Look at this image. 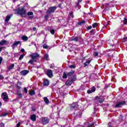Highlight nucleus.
Wrapping results in <instances>:
<instances>
[{"instance_id": "f257e3e1", "label": "nucleus", "mask_w": 127, "mask_h": 127, "mask_svg": "<svg viewBox=\"0 0 127 127\" xmlns=\"http://www.w3.org/2000/svg\"><path fill=\"white\" fill-rule=\"evenodd\" d=\"M57 9V7L56 6H51L48 8V9L46 11V14L44 17L45 21H47V20H48L49 17L51 16V13H54Z\"/></svg>"}, {"instance_id": "f03ea898", "label": "nucleus", "mask_w": 127, "mask_h": 127, "mask_svg": "<svg viewBox=\"0 0 127 127\" xmlns=\"http://www.w3.org/2000/svg\"><path fill=\"white\" fill-rule=\"evenodd\" d=\"M30 57L31 58L32 60H30L28 63L29 64H31L32 65H33V63L37 61V59H38V58L40 57V56L38 53H35L32 55H30Z\"/></svg>"}, {"instance_id": "7ed1b4c3", "label": "nucleus", "mask_w": 127, "mask_h": 127, "mask_svg": "<svg viewBox=\"0 0 127 127\" xmlns=\"http://www.w3.org/2000/svg\"><path fill=\"white\" fill-rule=\"evenodd\" d=\"M17 13L21 16V17H26L27 15L26 14V9L23 7H19L17 9Z\"/></svg>"}, {"instance_id": "20e7f679", "label": "nucleus", "mask_w": 127, "mask_h": 127, "mask_svg": "<svg viewBox=\"0 0 127 127\" xmlns=\"http://www.w3.org/2000/svg\"><path fill=\"white\" fill-rule=\"evenodd\" d=\"M1 98L4 102H7V99H8V95H7V93H6V92L2 93Z\"/></svg>"}, {"instance_id": "39448f33", "label": "nucleus", "mask_w": 127, "mask_h": 127, "mask_svg": "<svg viewBox=\"0 0 127 127\" xmlns=\"http://www.w3.org/2000/svg\"><path fill=\"white\" fill-rule=\"evenodd\" d=\"M126 101H121L118 102L115 106V108H121L122 106H124V105H126Z\"/></svg>"}, {"instance_id": "423d86ee", "label": "nucleus", "mask_w": 127, "mask_h": 127, "mask_svg": "<svg viewBox=\"0 0 127 127\" xmlns=\"http://www.w3.org/2000/svg\"><path fill=\"white\" fill-rule=\"evenodd\" d=\"M71 110H77L78 109V103L77 102H75L70 105Z\"/></svg>"}, {"instance_id": "0eeeda50", "label": "nucleus", "mask_w": 127, "mask_h": 127, "mask_svg": "<svg viewBox=\"0 0 127 127\" xmlns=\"http://www.w3.org/2000/svg\"><path fill=\"white\" fill-rule=\"evenodd\" d=\"M47 75L49 78H52V77H53V71L51 69L47 70Z\"/></svg>"}, {"instance_id": "6e6552de", "label": "nucleus", "mask_w": 127, "mask_h": 127, "mask_svg": "<svg viewBox=\"0 0 127 127\" xmlns=\"http://www.w3.org/2000/svg\"><path fill=\"white\" fill-rule=\"evenodd\" d=\"M27 15L29 16L30 19H33V18L34 17L33 16V12L32 11H28L27 13Z\"/></svg>"}, {"instance_id": "1a4fd4ad", "label": "nucleus", "mask_w": 127, "mask_h": 127, "mask_svg": "<svg viewBox=\"0 0 127 127\" xmlns=\"http://www.w3.org/2000/svg\"><path fill=\"white\" fill-rule=\"evenodd\" d=\"M28 73H29V70H23L20 71V74L22 76H26Z\"/></svg>"}, {"instance_id": "9d476101", "label": "nucleus", "mask_w": 127, "mask_h": 127, "mask_svg": "<svg viewBox=\"0 0 127 127\" xmlns=\"http://www.w3.org/2000/svg\"><path fill=\"white\" fill-rule=\"evenodd\" d=\"M95 100H98L100 104H103V102H104V98H102L101 96H96L95 97Z\"/></svg>"}, {"instance_id": "9b49d317", "label": "nucleus", "mask_w": 127, "mask_h": 127, "mask_svg": "<svg viewBox=\"0 0 127 127\" xmlns=\"http://www.w3.org/2000/svg\"><path fill=\"white\" fill-rule=\"evenodd\" d=\"M43 125H46L49 123V119L48 118L45 117L42 120Z\"/></svg>"}, {"instance_id": "f8f14e48", "label": "nucleus", "mask_w": 127, "mask_h": 127, "mask_svg": "<svg viewBox=\"0 0 127 127\" xmlns=\"http://www.w3.org/2000/svg\"><path fill=\"white\" fill-rule=\"evenodd\" d=\"M18 44H20V45H21V42L18 41H16L14 42L13 44L12 45V47L13 48H14V47L17 46Z\"/></svg>"}, {"instance_id": "ddd939ff", "label": "nucleus", "mask_w": 127, "mask_h": 127, "mask_svg": "<svg viewBox=\"0 0 127 127\" xmlns=\"http://www.w3.org/2000/svg\"><path fill=\"white\" fill-rule=\"evenodd\" d=\"M70 41H75V42H78L79 41V38L77 37H72L70 39Z\"/></svg>"}, {"instance_id": "4468645a", "label": "nucleus", "mask_w": 127, "mask_h": 127, "mask_svg": "<svg viewBox=\"0 0 127 127\" xmlns=\"http://www.w3.org/2000/svg\"><path fill=\"white\" fill-rule=\"evenodd\" d=\"M96 91V88H95V86L92 87L91 88V90H87L88 94H92V93H94Z\"/></svg>"}, {"instance_id": "2eb2a0df", "label": "nucleus", "mask_w": 127, "mask_h": 127, "mask_svg": "<svg viewBox=\"0 0 127 127\" xmlns=\"http://www.w3.org/2000/svg\"><path fill=\"white\" fill-rule=\"evenodd\" d=\"M13 68H14V64H12L7 68V71H10V70L13 69Z\"/></svg>"}, {"instance_id": "dca6fc26", "label": "nucleus", "mask_w": 127, "mask_h": 127, "mask_svg": "<svg viewBox=\"0 0 127 127\" xmlns=\"http://www.w3.org/2000/svg\"><path fill=\"white\" fill-rule=\"evenodd\" d=\"M30 120L32 121L33 122H35L36 121V115L35 114H33L30 117Z\"/></svg>"}, {"instance_id": "f3484780", "label": "nucleus", "mask_w": 127, "mask_h": 127, "mask_svg": "<svg viewBox=\"0 0 127 127\" xmlns=\"http://www.w3.org/2000/svg\"><path fill=\"white\" fill-rule=\"evenodd\" d=\"M11 17V15H7L6 16V18L5 19V22L6 23H8V22L9 21V19H10Z\"/></svg>"}, {"instance_id": "a211bd4d", "label": "nucleus", "mask_w": 127, "mask_h": 127, "mask_svg": "<svg viewBox=\"0 0 127 127\" xmlns=\"http://www.w3.org/2000/svg\"><path fill=\"white\" fill-rule=\"evenodd\" d=\"M72 83H73V80H68L65 83L66 86H71L72 85Z\"/></svg>"}, {"instance_id": "6ab92c4d", "label": "nucleus", "mask_w": 127, "mask_h": 127, "mask_svg": "<svg viewBox=\"0 0 127 127\" xmlns=\"http://www.w3.org/2000/svg\"><path fill=\"white\" fill-rule=\"evenodd\" d=\"M21 39L23 41H27L28 40V37L25 35H23L21 37Z\"/></svg>"}, {"instance_id": "aec40b11", "label": "nucleus", "mask_w": 127, "mask_h": 127, "mask_svg": "<svg viewBox=\"0 0 127 127\" xmlns=\"http://www.w3.org/2000/svg\"><path fill=\"white\" fill-rule=\"evenodd\" d=\"M49 85V80L48 79H46L44 81V86H48Z\"/></svg>"}, {"instance_id": "412c9836", "label": "nucleus", "mask_w": 127, "mask_h": 127, "mask_svg": "<svg viewBox=\"0 0 127 127\" xmlns=\"http://www.w3.org/2000/svg\"><path fill=\"white\" fill-rule=\"evenodd\" d=\"M91 63V60H88L86 62V63H84L83 64L84 65V67H87Z\"/></svg>"}, {"instance_id": "4be33fe9", "label": "nucleus", "mask_w": 127, "mask_h": 127, "mask_svg": "<svg viewBox=\"0 0 127 127\" xmlns=\"http://www.w3.org/2000/svg\"><path fill=\"white\" fill-rule=\"evenodd\" d=\"M85 23H86V21L83 20L81 21L78 22L77 24L78 25H82V24H85Z\"/></svg>"}, {"instance_id": "5701e85b", "label": "nucleus", "mask_w": 127, "mask_h": 127, "mask_svg": "<svg viewBox=\"0 0 127 127\" xmlns=\"http://www.w3.org/2000/svg\"><path fill=\"white\" fill-rule=\"evenodd\" d=\"M5 44H6V41L2 40L0 42V45H5Z\"/></svg>"}, {"instance_id": "b1692460", "label": "nucleus", "mask_w": 127, "mask_h": 127, "mask_svg": "<svg viewBox=\"0 0 127 127\" xmlns=\"http://www.w3.org/2000/svg\"><path fill=\"white\" fill-rule=\"evenodd\" d=\"M74 73H75V71L71 70L69 72L67 73V76H69L70 77H71V76L73 75Z\"/></svg>"}, {"instance_id": "393cba45", "label": "nucleus", "mask_w": 127, "mask_h": 127, "mask_svg": "<svg viewBox=\"0 0 127 127\" xmlns=\"http://www.w3.org/2000/svg\"><path fill=\"white\" fill-rule=\"evenodd\" d=\"M76 80H77V75H74L72 76L71 80L72 81V82H74V81H76Z\"/></svg>"}, {"instance_id": "a878e982", "label": "nucleus", "mask_w": 127, "mask_h": 127, "mask_svg": "<svg viewBox=\"0 0 127 127\" xmlns=\"http://www.w3.org/2000/svg\"><path fill=\"white\" fill-rule=\"evenodd\" d=\"M44 101L47 104V105H48V104H49V100H48V98H47V97H45L44 99Z\"/></svg>"}, {"instance_id": "bb28decb", "label": "nucleus", "mask_w": 127, "mask_h": 127, "mask_svg": "<svg viewBox=\"0 0 127 127\" xmlns=\"http://www.w3.org/2000/svg\"><path fill=\"white\" fill-rule=\"evenodd\" d=\"M44 59H45L46 60H49V55L48 54H46L44 57Z\"/></svg>"}, {"instance_id": "cd10ccee", "label": "nucleus", "mask_w": 127, "mask_h": 127, "mask_svg": "<svg viewBox=\"0 0 127 127\" xmlns=\"http://www.w3.org/2000/svg\"><path fill=\"white\" fill-rule=\"evenodd\" d=\"M70 69H75L76 68V65L75 64H71L68 66Z\"/></svg>"}, {"instance_id": "c85d7f7f", "label": "nucleus", "mask_w": 127, "mask_h": 127, "mask_svg": "<svg viewBox=\"0 0 127 127\" xmlns=\"http://www.w3.org/2000/svg\"><path fill=\"white\" fill-rule=\"evenodd\" d=\"M67 76H68L67 73L64 72L63 76V79H67Z\"/></svg>"}, {"instance_id": "c756f323", "label": "nucleus", "mask_w": 127, "mask_h": 127, "mask_svg": "<svg viewBox=\"0 0 127 127\" xmlns=\"http://www.w3.org/2000/svg\"><path fill=\"white\" fill-rule=\"evenodd\" d=\"M17 95H18V97H19V98H22V94H21L20 92L17 91Z\"/></svg>"}, {"instance_id": "7c9ffc66", "label": "nucleus", "mask_w": 127, "mask_h": 127, "mask_svg": "<svg viewBox=\"0 0 127 127\" xmlns=\"http://www.w3.org/2000/svg\"><path fill=\"white\" fill-rule=\"evenodd\" d=\"M29 94L30 96H33V95H35V91H34V90H31Z\"/></svg>"}, {"instance_id": "2f4dec72", "label": "nucleus", "mask_w": 127, "mask_h": 127, "mask_svg": "<svg viewBox=\"0 0 127 127\" xmlns=\"http://www.w3.org/2000/svg\"><path fill=\"white\" fill-rule=\"evenodd\" d=\"M23 57H24V54H23L22 55H21L20 56V57L19 58V60H22V59H23Z\"/></svg>"}, {"instance_id": "473e14b6", "label": "nucleus", "mask_w": 127, "mask_h": 127, "mask_svg": "<svg viewBox=\"0 0 127 127\" xmlns=\"http://www.w3.org/2000/svg\"><path fill=\"white\" fill-rule=\"evenodd\" d=\"M85 125H88V126L86 127H91L94 126V124L92 123L91 124H89L88 123H85Z\"/></svg>"}, {"instance_id": "72a5a7b5", "label": "nucleus", "mask_w": 127, "mask_h": 127, "mask_svg": "<svg viewBox=\"0 0 127 127\" xmlns=\"http://www.w3.org/2000/svg\"><path fill=\"white\" fill-rule=\"evenodd\" d=\"M98 26V24L97 23H93L92 24V27L93 28H96Z\"/></svg>"}, {"instance_id": "f704fd0d", "label": "nucleus", "mask_w": 127, "mask_h": 127, "mask_svg": "<svg viewBox=\"0 0 127 127\" xmlns=\"http://www.w3.org/2000/svg\"><path fill=\"white\" fill-rule=\"evenodd\" d=\"M7 115H8V113H3L2 114L0 117H6V116H7Z\"/></svg>"}, {"instance_id": "c9c22d12", "label": "nucleus", "mask_w": 127, "mask_h": 127, "mask_svg": "<svg viewBox=\"0 0 127 127\" xmlns=\"http://www.w3.org/2000/svg\"><path fill=\"white\" fill-rule=\"evenodd\" d=\"M80 2H82V0H78L77 2H76V5L75 6V7H77V6H79V3Z\"/></svg>"}, {"instance_id": "e433bc0d", "label": "nucleus", "mask_w": 127, "mask_h": 127, "mask_svg": "<svg viewBox=\"0 0 127 127\" xmlns=\"http://www.w3.org/2000/svg\"><path fill=\"white\" fill-rule=\"evenodd\" d=\"M113 3H114V2H110V3H107L106 4H107V5H108V6H113Z\"/></svg>"}, {"instance_id": "4c0bfd02", "label": "nucleus", "mask_w": 127, "mask_h": 127, "mask_svg": "<svg viewBox=\"0 0 127 127\" xmlns=\"http://www.w3.org/2000/svg\"><path fill=\"white\" fill-rule=\"evenodd\" d=\"M43 47L44 49H47V48H48V46L47 44H44L43 45Z\"/></svg>"}, {"instance_id": "58836bf2", "label": "nucleus", "mask_w": 127, "mask_h": 127, "mask_svg": "<svg viewBox=\"0 0 127 127\" xmlns=\"http://www.w3.org/2000/svg\"><path fill=\"white\" fill-rule=\"evenodd\" d=\"M124 24H127V18H124V20L123 21Z\"/></svg>"}, {"instance_id": "ea45409f", "label": "nucleus", "mask_w": 127, "mask_h": 127, "mask_svg": "<svg viewBox=\"0 0 127 127\" xmlns=\"http://www.w3.org/2000/svg\"><path fill=\"white\" fill-rule=\"evenodd\" d=\"M123 41V42H127V37L124 38Z\"/></svg>"}, {"instance_id": "a19ab883", "label": "nucleus", "mask_w": 127, "mask_h": 127, "mask_svg": "<svg viewBox=\"0 0 127 127\" xmlns=\"http://www.w3.org/2000/svg\"><path fill=\"white\" fill-rule=\"evenodd\" d=\"M69 15L71 16L72 18H74V14H73V12H71L69 13Z\"/></svg>"}, {"instance_id": "79ce46f5", "label": "nucleus", "mask_w": 127, "mask_h": 127, "mask_svg": "<svg viewBox=\"0 0 127 127\" xmlns=\"http://www.w3.org/2000/svg\"><path fill=\"white\" fill-rule=\"evenodd\" d=\"M24 90L25 94H27V92H28V90H27V88H26V87H25L24 88Z\"/></svg>"}, {"instance_id": "37998d69", "label": "nucleus", "mask_w": 127, "mask_h": 127, "mask_svg": "<svg viewBox=\"0 0 127 127\" xmlns=\"http://www.w3.org/2000/svg\"><path fill=\"white\" fill-rule=\"evenodd\" d=\"M92 26H89L86 28L87 30H90L92 28Z\"/></svg>"}, {"instance_id": "c03bdc74", "label": "nucleus", "mask_w": 127, "mask_h": 127, "mask_svg": "<svg viewBox=\"0 0 127 127\" xmlns=\"http://www.w3.org/2000/svg\"><path fill=\"white\" fill-rule=\"evenodd\" d=\"M94 56L95 57H97L99 55V53L97 52H95L94 53Z\"/></svg>"}, {"instance_id": "a18cd8bd", "label": "nucleus", "mask_w": 127, "mask_h": 127, "mask_svg": "<svg viewBox=\"0 0 127 127\" xmlns=\"http://www.w3.org/2000/svg\"><path fill=\"white\" fill-rule=\"evenodd\" d=\"M1 62H2V58L0 57V65L1 64Z\"/></svg>"}, {"instance_id": "49530a36", "label": "nucleus", "mask_w": 127, "mask_h": 127, "mask_svg": "<svg viewBox=\"0 0 127 127\" xmlns=\"http://www.w3.org/2000/svg\"><path fill=\"white\" fill-rule=\"evenodd\" d=\"M0 127H4V124L1 123L0 124Z\"/></svg>"}, {"instance_id": "de8ad7c7", "label": "nucleus", "mask_w": 127, "mask_h": 127, "mask_svg": "<svg viewBox=\"0 0 127 127\" xmlns=\"http://www.w3.org/2000/svg\"><path fill=\"white\" fill-rule=\"evenodd\" d=\"M3 76L2 75H0V80H2Z\"/></svg>"}, {"instance_id": "09e8293b", "label": "nucleus", "mask_w": 127, "mask_h": 127, "mask_svg": "<svg viewBox=\"0 0 127 127\" xmlns=\"http://www.w3.org/2000/svg\"><path fill=\"white\" fill-rule=\"evenodd\" d=\"M33 31H36V27H33Z\"/></svg>"}, {"instance_id": "8fccbe9b", "label": "nucleus", "mask_w": 127, "mask_h": 127, "mask_svg": "<svg viewBox=\"0 0 127 127\" xmlns=\"http://www.w3.org/2000/svg\"><path fill=\"white\" fill-rule=\"evenodd\" d=\"M58 7H59L60 8H62V7H61V3L59 4L58 5Z\"/></svg>"}, {"instance_id": "3c124183", "label": "nucleus", "mask_w": 127, "mask_h": 127, "mask_svg": "<svg viewBox=\"0 0 127 127\" xmlns=\"http://www.w3.org/2000/svg\"><path fill=\"white\" fill-rule=\"evenodd\" d=\"M21 52H25V50H24V49H21Z\"/></svg>"}, {"instance_id": "603ef678", "label": "nucleus", "mask_w": 127, "mask_h": 127, "mask_svg": "<svg viewBox=\"0 0 127 127\" xmlns=\"http://www.w3.org/2000/svg\"><path fill=\"white\" fill-rule=\"evenodd\" d=\"M17 89H18V90H20V89H21V87H20V86H17Z\"/></svg>"}, {"instance_id": "864d4df0", "label": "nucleus", "mask_w": 127, "mask_h": 127, "mask_svg": "<svg viewBox=\"0 0 127 127\" xmlns=\"http://www.w3.org/2000/svg\"><path fill=\"white\" fill-rule=\"evenodd\" d=\"M112 123H109L108 124V127H112Z\"/></svg>"}, {"instance_id": "5fc2aeb1", "label": "nucleus", "mask_w": 127, "mask_h": 127, "mask_svg": "<svg viewBox=\"0 0 127 127\" xmlns=\"http://www.w3.org/2000/svg\"><path fill=\"white\" fill-rule=\"evenodd\" d=\"M50 32H55V30L52 29V30H51Z\"/></svg>"}, {"instance_id": "6e6d98bb", "label": "nucleus", "mask_w": 127, "mask_h": 127, "mask_svg": "<svg viewBox=\"0 0 127 127\" xmlns=\"http://www.w3.org/2000/svg\"><path fill=\"white\" fill-rule=\"evenodd\" d=\"M90 32H94V30H93V29L91 30L90 31Z\"/></svg>"}, {"instance_id": "4d7b16f0", "label": "nucleus", "mask_w": 127, "mask_h": 127, "mask_svg": "<svg viewBox=\"0 0 127 127\" xmlns=\"http://www.w3.org/2000/svg\"><path fill=\"white\" fill-rule=\"evenodd\" d=\"M55 33V32H51V34H52L53 35H54Z\"/></svg>"}, {"instance_id": "13d9d810", "label": "nucleus", "mask_w": 127, "mask_h": 127, "mask_svg": "<svg viewBox=\"0 0 127 127\" xmlns=\"http://www.w3.org/2000/svg\"><path fill=\"white\" fill-rule=\"evenodd\" d=\"M60 20H61L59 19H58V21L59 22H60Z\"/></svg>"}, {"instance_id": "bf43d9fd", "label": "nucleus", "mask_w": 127, "mask_h": 127, "mask_svg": "<svg viewBox=\"0 0 127 127\" xmlns=\"http://www.w3.org/2000/svg\"><path fill=\"white\" fill-rule=\"evenodd\" d=\"M50 68H53V66H52V65H51Z\"/></svg>"}, {"instance_id": "052dcab7", "label": "nucleus", "mask_w": 127, "mask_h": 127, "mask_svg": "<svg viewBox=\"0 0 127 127\" xmlns=\"http://www.w3.org/2000/svg\"><path fill=\"white\" fill-rule=\"evenodd\" d=\"M0 106H1V103L0 102Z\"/></svg>"}, {"instance_id": "680f3d73", "label": "nucleus", "mask_w": 127, "mask_h": 127, "mask_svg": "<svg viewBox=\"0 0 127 127\" xmlns=\"http://www.w3.org/2000/svg\"><path fill=\"white\" fill-rule=\"evenodd\" d=\"M15 0H13L14 1H15Z\"/></svg>"}, {"instance_id": "e2e57ef3", "label": "nucleus", "mask_w": 127, "mask_h": 127, "mask_svg": "<svg viewBox=\"0 0 127 127\" xmlns=\"http://www.w3.org/2000/svg\"><path fill=\"white\" fill-rule=\"evenodd\" d=\"M19 84H21V82H19Z\"/></svg>"}]
</instances>
